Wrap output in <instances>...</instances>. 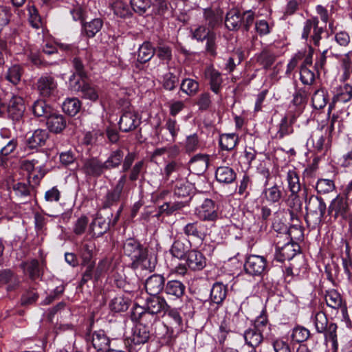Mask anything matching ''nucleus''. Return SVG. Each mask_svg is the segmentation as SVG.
<instances>
[{"instance_id": "obj_30", "label": "nucleus", "mask_w": 352, "mask_h": 352, "mask_svg": "<svg viewBox=\"0 0 352 352\" xmlns=\"http://www.w3.org/2000/svg\"><path fill=\"white\" fill-rule=\"evenodd\" d=\"M242 16L239 11L232 9L228 11L225 17V25L230 31L238 30L241 26Z\"/></svg>"}, {"instance_id": "obj_28", "label": "nucleus", "mask_w": 352, "mask_h": 352, "mask_svg": "<svg viewBox=\"0 0 352 352\" xmlns=\"http://www.w3.org/2000/svg\"><path fill=\"white\" fill-rule=\"evenodd\" d=\"M215 178L221 184H230L234 182L236 178L234 170L227 166H219L215 171Z\"/></svg>"}, {"instance_id": "obj_26", "label": "nucleus", "mask_w": 352, "mask_h": 352, "mask_svg": "<svg viewBox=\"0 0 352 352\" xmlns=\"http://www.w3.org/2000/svg\"><path fill=\"white\" fill-rule=\"evenodd\" d=\"M146 309L149 313L155 316L168 310V305L165 299L159 296H152L146 299L145 302Z\"/></svg>"}, {"instance_id": "obj_56", "label": "nucleus", "mask_w": 352, "mask_h": 352, "mask_svg": "<svg viewBox=\"0 0 352 352\" xmlns=\"http://www.w3.org/2000/svg\"><path fill=\"white\" fill-rule=\"evenodd\" d=\"M263 194L266 200L270 203L278 202L282 197V192L277 185L265 188Z\"/></svg>"}, {"instance_id": "obj_53", "label": "nucleus", "mask_w": 352, "mask_h": 352, "mask_svg": "<svg viewBox=\"0 0 352 352\" xmlns=\"http://www.w3.org/2000/svg\"><path fill=\"white\" fill-rule=\"evenodd\" d=\"M313 322L315 329L318 333L324 332L328 326L329 321L326 314L323 311H317L313 317Z\"/></svg>"}, {"instance_id": "obj_17", "label": "nucleus", "mask_w": 352, "mask_h": 352, "mask_svg": "<svg viewBox=\"0 0 352 352\" xmlns=\"http://www.w3.org/2000/svg\"><path fill=\"white\" fill-rule=\"evenodd\" d=\"M25 109L23 98L12 95L8 107V116L13 120L19 121L22 118Z\"/></svg>"}, {"instance_id": "obj_36", "label": "nucleus", "mask_w": 352, "mask_h": 352, "mask_svg": "<svg viewBox=\"0 0 352 352\" xmlns=\"http://www.w3.org/2000/svg\"><path fill=\"white\" fill-rule=\"evenodd\" d=\"M286 179L288 184V188L290 193L299 194L301 190V184L298 174L295 168L290 169L287 173Z\"/></svg>"}, {"instance_id": "obj_10", "label": "nucleus", "mask_w": 352, "mask_h": 352, "mask_svg": "<svg viewBox=\"0 0 352 352\" xmlns=\"http://www.w3.org/2000/svg\"><path fill=\"white\" fill-rule=\"evenodd\" d=\"M86 339L91 340L93 346L98 352H107L109 350L110 340L103 330L89 331L86 335Z\"/></svg>"}, {"instance_id": "obj_9", "label": "nucleus", "mask_w": 352, "mask_h": 352, "mask_svg": "<svg viewBox=\"0 0 352 352\" xmlns=\"http://www.w3.org/2000/svg\"><path fill=\"white\" fill-rule=\"evenodd\" d=\"M126 182V176L125 175H122L115 187L112 190L108 191L106 196L104 197L102 203L103 208H109L119 201Z\"/></svg>"}, {"instance_id": "obj_3", "label": "nucleus", "mask_w": 352, "mask_h": 352, "mask_svg": "<svg viewBox=\"0 0 352 352\" xmlns=\"http://www.w3.org/2000/svg\"><path fill=\"white\" fill-rule=\"evenodd\" d=\"M323 32V28L319 27L318 19L317 17H312L305 21L301 38L305 41H308L310 38V41L312 42L314 46L320 47L321 46V34Z\"/></svg>"}, {"instance_id": "obj_22", "label": "nucleus", "mask_w": 352, "mask_h": 352, "mask_svg": "<svg viewBox=\"0 0 352 352\" xmlns=\"http://www.w3.org/2000/svg\"><path fill=\"white\" fill-rule=\"evenodd\" d=\"M186 262L188 267L194 271L201 270L206 265V259L204 254L195 250L188 252Z\"/></svg>"}, {"instance_id": "obj_20", "label": "nucleus", "mask_w": 352, "mask_h": 352, "mask_svg": "<svg viewBox=\"0 0 352 352\" xmlns=\"http://www.w3.org/2000/svg\"><path fill=\"white\" fill-rule=\"evenodd\" d=\"M182 230L188 237L203 239L207 232V226L201 221H195L188 223Z\"/></svg>"}, {"instance_id": "obj_7", "label": "nucleus", "mask_w": 352, "mask_h": 352, "mask_svg": "<svg viewBox=\"0 0 352 352\" xmlns=\"http://www.w3.org/2000/svg\"><path fill=\"white\" fill-rule=\"evenodd\" d=\"M203 17L206 25L213 31L222 25L223 11L219 7L211 6L203 9Z\"/></svg>"}, {"instance_id": "obj_39", "label": "nucleus", "mask_w": 352, "mask_h": 352, "mask_svg": "<svg viewBox=\"0 0 352 352\" xmlns=\"http://www.w3.org/2000/svg\"><path fill=\"white\" fill-rule=\"evenodd\" d=\"M338 326L336 323L330 322L325 328V330L322 333L324 334V341L326 342H331L332 348L335 351H338V342L337 336Z\"/></svg>"}, {"instance_id": "obj_60", "label": "nucleus", "mask_w": 352, "mask_h": 352, "mask_svg": "<svg viewBox=\"0 0 352 352\" xmlns=\"http://www.w3.org/2000/svg\"><path fill=\"white\" fill-rule=\"evenodd\" d=\"M21 75L22 69L21 66L14 65L8 69L6 78L13 85H17L21 80Z\"/></svg>"}, {"instance_id": "obj_43", "label": "nucleus", "mask_w": 352, "mask_h": 352, "mask_svg": "<svg viewBox=\"0 0 352 352\" xmlns=\"http://www.w3.org/2000/svg\"><path fill=\"white\" fill-rule=\"evenodd\" d=\"M32 113L35 116L44 117L47 118L52 113L51 107L43 100H36L32 107Z\"/></svg>"}, {"instance_id": "obj_35", "label": "nucleus", "mask_w": 352, "mask_h": 352, "mask_svg": "<svg viewBox=\"0 0 352 352\" xmlns=\"http://www.w3.org/2000/svg\"><path fill=\"white\" fill-rule=\"evenodd\" d=\"M49 137L48 132L45 129L36 130L28 139V144L30 148H34L45 144Z\"/></svg>"}, {"instance_id": "obj_19", "label": "nucleus", "mask_w": 352, "mask_h": 352, "mask_svg": "<svg viewBox=\"0 0 352 352\" xmlns=\"http://www.w3.org/2000/svg\"><path fill=\"white\" fill-rule=\"evenodd\" d=\"M149 327L144 324H138L133 329V334L130 338L131 348L132 352V345H140L146 343L150 338Z\"/></svg>"}, {"instance_id": "obj_59", "label": "nucleus", "mask_w": 352, "mask_h": 352, "mask_svg": "<svg viewBox=\"0 0 352 352\" xmlns=\"http://www.w3.org/2000/svg\"><path fill=\"white\" fill-rule=\"evenodd\" d=\"M273 26V23H270L265 19H256L254 29L260 36H263L271 32Z\"/></svg>"}, {"instance_id": "obj_21", "label": "nucleus", "mask_w": 352, "mask_h": 352, "mask_svg": "<svg viewBox=\"0 0 352 352\" xmlns=\"http://www.w3.org/2000/svg\"><path fill=\"white\" fill-rule=\"evenodd\" d=\"M165 278L162 275L155 274L149 276L145 282L146 292L151 296H157L164 289Z\"/></svg>"}, {"instance_id": "obj_4", "label": "nucleus", "mask_w": 352, "mask_h": 352, "mask_svg": "<svg viewBox=\"0 0 352 352\" xmlns=\"http://www.w3.org/2000/svg\"><path fill=\"white\" fill-rule=\"evenodd\" d=\"M219 207L213 200L205 199L202 203L196 207L195 214L204 221H214L219 218Z\"/></svg>"}, {"instance_id": "obj_45", "label": "nucleus", "mask_w": 352, "mask_h": 352, "mask_svg": "<svg viewBox=\"0 0 352 352\" xmlns=\"http://www.w3.org/2000/svg\"><path fill=\"white\" fill-rule=\"evenodd\" d=\"M155 54L162 63L166 64H168L173 58L171 47L165 44H159L155 48Z\"/></svg>"}, {"instance_id": "obj_46", "label": "nucleus", "mask_w": 352, "mask_h": 352, "mask_svg": "<svg viewBox=\"0 0 352 352\" xmlns=\"http://www.w3.org/2000/svg\"><path fill=\"white\" fill-rule=\"evenodd\" d=\"M316 190L320 195L329 194L336 190L335 182L330 179H319L316 184Z\"/></svg>"}, {"instance_id": "obj_12", "label": "nucleus", "mask_w": 352, "mask_h": 352, "mask_svg": "<svg viewBox=\"0 0 352 352\" xmlns=\"http://www.w3.org/2000/svg\"><path fill=\"white\" fill-rule=\"evenodd\" d=\"M333 97L332 104L329 105V113H330L332 106L337 102H347L352 98V82L350 81L343 82L342 85L336 87L333 91Z\"/></svg>"}, {"instance_id": "obj_37", "label": "nucleus", "mask_w": 352, "mask_h": 352, "mask_svg": "<svg viewBox=\"0 0 352 352\" xmlns=\"http://www.w3.org/2000/svg\"><path fill=\"white\" fill-rule=\"evenodd\" d=\"M276 59V55L275 53L267 48L263 49L256 57L257 62L265 69L270 68Z\"/></svg>"}, {"instance_id": "obj_55", "label": "nucleus", "mask_w": 352, "mask_h": 352, "mask_svg": "<svg viewBox=\"0 0 352 352\" xmlns=\"http://www.w3.org/2000/svg\"><path fill=\"white\" fill-rule=\"evenodd\" d=\"M180 90L188 96H194L199 90V83L191 78H186L182 81Z\"/></svg>"}, {"instance_id": "obj_29", "label": "nucleus", "mask_w": 352, "mask_h": 352, "mask_svg": "<svg viewBox=\"0 0 352 352\" xmlns=\"http://www.w3.org/2000/svg\"><path fill=\"white\" fill-rule=\"evenodd\" d=\"M265 336V334L254 327L248 329L243 333L245 343L254 349L262 343Z\"/></svg>"}, {"instance_id": "obj_38", "label": "nucleus", "mask_w": 352, "mask_h": 352, "mask_svg": "<svg viewBox=\"0 0 352 352\" xmlns=\"http://www.w3.org/2000/svg\"><path fill=\"white\" fill-rule=\"evenodd\" d=\"M102 25V20L100 18H96L89 22L83 23L82 29L87 37L93 38L100 31Z\"/></svg>"}, {"instance_id": "obj_33", "label": "nucleus", "mask_w": 352, "mask_h": 352, "mask_svg": "<svg viewBox=\"0 0 352 352\" xmlns=\"http://www.w3.org/2000/svg\"><path fill=\"white\" fill-rule=\"evenodd\" d=\"M227 292L226 285L221 282H216L210 290V299L214 303L221 304L226 298Z\"/></svg>"}, {"instance_id": "obj_13", "label": "nucleus", "mask_w": 352, "mask_h": 352, "mask_svg": "<svg viewBox=\"0 0 352 352\" xmlns=\"http://www.w3.org/2000/svg\"><path fill=\"white\" fill-rule=\"evenodd\" d=\"M296 243L288 241L286 243L281 245L280 241L276 243V257L279 261L291 260L296 254L298 248Z\"/></svg>"}, {"instance_id": "obj_27", "label": "nucleus", "mask_w": 352, "mask_h": 352, "mask_svg": "<svg viewBox=\"0 0 352 352\" xmlns=\"http://www.w3.org/2000/svg\"><path fill=\"white\" fill-rule=\"evenodd\" d=\"M46 119L47 128L53 133H60L66 127V120L61 114L52 111Z\"/></svg>"}, {"instance_id": "obj_44", "label": "nucleus", "mask_w": 352, "mask_h": 352, "mask_svg": "<svg viewBox=\"0 0 352 352\" xmlns=\"http://www.w3.org/2000/svg\"><path fill=\"white\" fill-rule=\"evenodd\" d=\"M81 107L80 101L76 98H67L63 103V110L65 113L71 116H76L80 111Z\"/></svg>"}, {"instance_id": "obj_62", "label": "nucleus", "mask_w": 352, "mask_h": 352, "mask_svg": "<svg viewBox=\"0 0 352 352\" xmlns=\"http://www.w3.org/2000/svg\"><path fill=\"white\" fill-rule=\"evenodd\" d=\"M80 92L82 98L91 101L95 102L98 98V92L96 87L88 83H83Z\"/></svg>"}, {"instance_id": "obj_41", "label": "nucleus", "mask_w": 352, "mask_h": 352, "mask_svg": "<svg viewBox=\"0 0 352 352\" xmlns=\"http://www.w3.org/2000/svg\"><path fill=\"white\" fill-rule=\"evenodd\" d=\"M311 100L315 109H323L328 102V95L326 90L323 88L316 89L312 96Z\"/></svg>"}, {"instance_id": "obj_8", "label": "nucleus", "mask_w": 352, "mask_h": 352, "mask_svg": "<svg viewBox=\"0 0 352 352\" xmlns=\"http://www.w3.org/2000/svg\"><path fill=\"white\" fill-rule=\"evenodd\" d=\"M191 248L190 241L184 237L182 234L176 235L174 241L170 249V252L173 256L179 259H183L190 252Z\"/></svg>"}, {"instance_id": "obj_23", "label": "nucleus", "mask_w": 352, "mask_h": 352, "mask_svg": "<svg viewBox=\"0 0 352 352\" xmlns=\"http://www.w3.org/2000/svg\"><path fill=\"white\" fill-rule=\"evenodd\" d=\"M155 54V48L152 44L146 41L144 42L138 48L137 52V60L134 62V66L140 68V65L149 61Z\"/></svg>"}, {"instance_id": "obj_64", "label": "nucleus", "mask_w": 352, "mask_h": 352, "mask_svg": "<svg viewBox=\"0 0 352 352\" xmlns=\"http://www.w3.org/2000/svg\"><path fill=\"white\" fill-rule=\"evenodd\" d=\"M349 54H346V58L342 60L344 72L341 76L340 80L342 82L350 81L352 82V60L349 58Z\"/></svg>"}, {"instance_id": "obj_63", "label": "nucleus", "mask_w": 352, "mask_h": 352, "mask_svg": "<svg viewBox=\"0 0 352 352\" xmlns=\"http://www.w3.org/2000/svg\"><path fill=\"white\" fill-rule=\"evenodd\" d=\"M310 336L309 331L300 326L295 327L292 333V340L296 342H302L307 340Z\"/></svg>"}, {"instance_id": "obj_14", "label": "nucleus", "mask_w": 352, "mask_h": 352, "mask_svg": "<svg viewBox=\"0 0 352 352\" xmlns=\"http://www.w3.org/2000/svg\"><path fill=\"white\" fill-rule=\"evenodd\" d=\"M331 136L322 130L314 133L308 140V144L311 142L317 153H324L329 148L331 142Z\"/></svg>"}, {"instance_id": "obj_61", "label": "nucleus", "mask_w": 352, "mask_h": 352, "mask_svg": "<svg viewBox=\"0 0 352 352\" xmlns=\"http://www.w3.org/2000/svg\"><path fill=\"white\" fill-rule=\"evenodd\" d=\"M88 223L89 219L86 216L82 215L73 224V232L77 236L82 235L87 230Z\"/></svg>"}, {"instance_id": "obj_58", "label": "nucleus", "mask_w": 352, "mask_h": 352, "mask_svg": "<svg viewBox=\"0 0 352 352\" xmlns=\"http://www.w3.org/2000/svg\"><path fill=\"white\" fill-rule=\"evenodd\" d=\"M210 85L211 90L218 94L221 89L222 78L221 74L217 70L212 69L210 72Z\"/></svg>"}, {"instance_id": "obj_57", "label": "nucleus", "mask_w": 352, "mask_h": 352, "mask_svg": "<svg viewBox=\"0 0 352 352\" xmlns=\"http://www.w3.org/2000/svg\"><path fill=\"white\" fill-rule=\"evenodd\" d=\"M179 76L172 72H168L163 76L162 86L168 91L174 90L179 84Z\"/></svg>"}, {"instance_id": "obj_18", "label": "nucleus", "mask_w": 352, "mask_h": 352, "mask_svg": "<svg viewBox=\"0 0 352 352\" xmlns=\"http://www.w3.org/2000/svg\"><path fill=\"white\" fill-rule=\"evenodd\" d=\"M140 120L134 111H126L121 116L119 121V128L123 132H129L135 129L140 124Z\"/></svg>"}, {"instance_id": "obj_47", "label": "nucleus", "mask_w": 352, "mask_h": 352, "mask_svg": "<svg viewBox=\"0 0 352 352\" xmlns=\"http://www.w3.org/2000/svg\"><path fill=\"white\" fill-rule=\"evenodd\" d=\"M130 301L122 296H118L113 298L109 304L111 311L115 312L125 311L128 309Z\"/></svg>"}, {"instance_id": "obj_48", "label": "nucleus", "mask_w": 352, "mask_h": 352, "mask_svg": "<svg viewBox=\"0 0 352 352\" xmlns=\"http://www.w3.org/2000/svg\"><path fill=\"white\" fill-rule=\"evenodd\" d=\"M191 190V184L186 179L177 180L175 184L174 194L179 197H186L190 195Z\"/></svg>"}, {"instance_id": "obj_6", "label": "nucleus", "mask_w": 352, "mask_h": 352, "mask_svg": "<svg viewBox=\"0 0 352 352\" xmlns=\"http://www.w3.org/2000/svg\"><path fill=\"white\" fill-rule=\"evenodd\" d=\"M267 267V261L264 256L250 255L247 257L244 268L246 273L252 276L261 275Z\"/></svg>"}, {"instance_id": "obj_16", "label": "nucleus", "mask_w": 352, "mask_h": 352, "mask_svg": "<svg viewBox=\"0 0 352 352\" xmlns=\"http://www.w3.org/2000/svg\"><path fill=\"white\" fill-rule=\"evenodd\" d=\"M82 169L86 175L93 177H98L104 170H107L104 162L96 157L86 160Z\"/></svg>"}, {"instance_id": "obj_15", "label": "nucleus", "mask_w": 352, "mask_h": 352, "mask_svg": "<svg viewBox=\"0 0 352 352\" xmlns=\"http://www.w3.org/2000/svg\"><path fill=\"white\" fill-rule=\"evenodd\" d=\"M110 225L111 221H108L101 214H97L89 225V234L93 238L100 237L109 230Z\"/></svg>"}, {"instance_id": "obj_32", "label": "nucleus", "mask_w": 352, "mask_h": 352, "mask_svg": "<svg viewBox=\"0 0 352 352\" xmlns=\"http://www.w3.org/2000/svg\"><path fill=\"white\" fill-rule=\"evenodd\" d=\"M95 244L91 241H82L79 248V255L82 260V265L94 264L91 262Z\"/></svg>"}, {"instance_id": "obj_54", "label": "nucleus", "mask_w": 352, "mask_h": 352, "mask_svg": "<svg viewBox=\"0 0 352 352\" xmlns=\"http://www.w3.org/2000/svg\"><path fill=\"white\" fill-rule=\"evenodd\" d=\"M27 10L29 15V22L31 25L36 29H39L42 26L41 17L37 8L30 3L27 6Z\"/></svg>"}, {"instance_id": "obj_52", "label": "nucleus", "mask_w": 352, "mask_h": 352, "mask_svg": "<svg viewBox=\"0 0 352 352\" xmlns=\"http://www.w3.org/2000/svg\"><path fill=\"white\" fill-rule=\"evenodd\" d=\"M114 14L120 18H127L131 16L129 7L122 1H116L111 4Z\"/></svg>"}, {"instance_id": "obj_11", "label": "nucleus", "mask_w": 352, "mask_h": 352, "mask_svg": "<svg viewBox=\"0 0 352 352\" xmlns=\"http://www.w3.org/2000/svg\"><path fill=\"white\" fill-rule=\"evenodd\" d=\"M36 87L41 96L49 97L55 94L57 82L52 76L45 74L38 79Z\"/></svg>"}, {"instance_id": "obj_42", "label": "nucleus", "mask_w": 352, "mask_h": 352, "mask_svg": "<svg viewBox=\"0 0 352 352\" xmlns=\"http://www.w3.org/2000/svg\"><path fill=\"white\" fill-rule=\"evenodd\" d=\"M21 267L25 272H27L30 278L32 280L38 278L41 274L39 262L36 259H32L30 261L23 262L21 264Z\"/></svg>"}, {"instance_id": "obj_25", "label": "nucleus", "mask_w": 352, "mask_h": 352, "mask_svg": "<svg viewBox=\"0 0 352 352\" xmlns=\"http://www.w3.org/2000/svg\"><path fill=\"white\" fill-rule=\"evenodd\" d=\"M325 301L327 306L332 309H338L340 308L344 318L348 316L346 306L342 303V298L336 290L331 289L327 292Z\"/></svg>"}, {"instance_id": "obj_31", "label": "nucleus", "mask_w": 352, "mask_h": 352, "mask_svg": "<svg viewBox=\"0 0 352 352\" xmlns=\"http://www.w3.org/2000/svg\"><path fill=\"white\" fill-rule=\"evenodd\" d=\"M185 289V285L181 281L173 280L167 282L164 292L168 296L179 298L184 294Z\"/></svg>"}, {"instance_id": "obj_34", "label": "nucleus", "mask_w": 352, "mask_h": 352, "mask_svg": "<svg viewBox=\"0 0 352 352\" xmlns=\"http://www.w3.org/2000/svg\"><path fill=\"white\" fill-rule=\"evenodd\" d=\"M124 156V151L122 148H118L111 151L106 161L104 162L106 170H107L118 168L123 161Z\"/></svg>"}, {"instance_id": "obj_24", "label": "nucleus", "mask_w": 352, "mask_h": 352, "mask_svg": "<svg viewBox=\"0 0 352 352\" xmlns=\"http://www.w3.org/2000/svg\"><path fill=\"white\" fill-rule=\"evenodd\" d=\"M189 168L192 172L197 175L204 173L208 166L209 155L206 154H197L189 161Z\"/></svg>"}, {"instance_id": "obj_49", "label": "nucleus", "mask_w": 352, "mask_h": 352, "mask_svg": "<svg viewBox=\"0 0 352 352\" xmlns=\"http://www.w3.org/2000/svg\"><path fill=\"white\" fill-rule=\"evenodd\" d=\"M238 142V136L235 133L223 134L220 136L219 144L222 149L232 150Z\"/></svg>"}, {"instance_id": "obj_50", "label": "nucleus", "mask_w": 352, "mask_h": 352, "mask_svg": "<svg viewBox=\"0 0 352 352\" xmlns=\"http://www.w3.org/2000/svg\"><path fill=\"white\" fill-rule=\"evenodd\" d=\"M186 204L184 201H169L165 202L164 204L160 206V212L161 214H166L167 215L172 214L173 212L182 210Z\"/></svg>"}, {"instance_id": "obj_5", "label": "nucleus", "mask_w": 352, "mask_h": 352, "mask_svg": "<svg viewBox=\"0 0 352 352\" xmlns=\"http://www.w3.org/2000/svg\"><path fill=\"white\" fill-rule=\"evenodd\" d=\"M351 201L346 196L338 195L330 203L328 212L335 218L341 217L346 219L350 214Z\"/></svg>"}, {"instance_id": "obj_2", "label": "nucleus", "mask_w": 352, "mask_h": 352, "mask_svg": "<svg viewBox=\"0 0 352 352\" xmlns=\"http://www.w3.org/2000/svg\"><path fill=\"white\" fill-rule=\"evenodd\" d=\"M306 210L307 211L306 217L307 223L316 226L322 221L327 210V206L321 197L312 196L307 203Z\"/></svg>"}, {"instance_id": "obj_51", "label": "nucleus", "mask_w": 352, "mask_h": 352, "mask_svg": "<svg viewBox=\"0 0 352 352\" xmlns=\"http://www.w3.org/2000/svg\"><path fill=\"white\" fill-rule=\"evenodd\" d=\"M342 266L349 280H352V252L348 244L346 245L344 255L342 257Z\"/></svg>"}, {"instance_id": "obj_40", "label": "nucleus", "mask_w": 352, "mask_h": 352, "mask_svg": "<svg viewBox=\"0 0 352 352\" xmlns=\"http://www.w3.org/2000/svg\"><path fill=\"white\" fill-rule=\"evenodd\" d=\"M19 283L16 276L10 270H5L0 272V284H8L7 290H13Z\"/></svg>"}, {"instance_id": "obj_1", "label": "nucleus", "mask_w": 352, "mask_h": 352, "mask_svg": "<svg viewBox=\"0 0 352 352\" xmlns=\"http://www.w3.org/2000/svg\"><path fill=\"white\" fill-rule=\"evenodd\" d=\"M123 254L131 261V267L149 272L154 271L157 265V256L149 254L146 248L133 238L126 239L122 244Z\"/></svg>"}]
</instances>
